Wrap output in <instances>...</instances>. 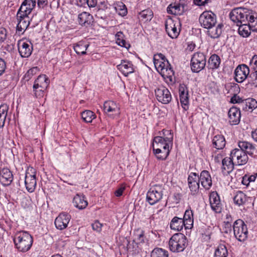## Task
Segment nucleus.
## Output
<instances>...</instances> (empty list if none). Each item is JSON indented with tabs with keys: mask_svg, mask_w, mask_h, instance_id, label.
Listing matches in <instances>:
<instances>
[{
	"mask_svg": "<svg viewBox=\"0 0 257 257\" xmlns=\"http://www.w3.org/2000/svg\"><path fill=\"white\" fill-rule=\"evenodd\" d=\"M229 18L237 26L252 20L254 22L255 27L257 24V13L246 8L238 7L233 9L229 13Z\"/></svg>",
	"mask_w": 257,
	"mask_h": 257,
	"instance_id": "nucleus-1",
	"label": "nucleus"
},
{
	"mask_svg": "<svg viewBox=\"0 0 257 257\" xmlns=\"http://www.w3.org/2000/svg\"><path fill=\"white\" fill-rule=\"evenodd\" d=\"M13 241L16 248L19 251L26 252L30 249L33 238L28 232L20 231L15 233Z\"/></svg>",
	"mask_w": 257,
	"mask_h": 257,
	"instance_id": "nucleus-2",
	"label": "nucleus"
},
{
	"mask_svg": "<svg viewBox=\"0 0 257 257\" xmlns=\"http://www.w3.org/2000/svg\"><path fill=\"white\" fill-rule=\"evenodd\" d=\"M153 61L156 70L163 77L171 78L174 75L170 64L162 54L154 55Z\"/></svg>",
	"mask_w": 257,
	"mask_h": 257,
	"instance_id": "nucleus-3",
	"label": "nucleus"
},
{
	"mask_svg": "<svg viewBox=\"0 0 257 257\" xmlns=\"http://www.w3.org/2000/svg\"><path fill=\"white\" fill-rule=\"evenodd\" d=\"M172 145V143L165 141L161 137H155L152 144L154 153L158 159L165 160L170 154V146Z\"/></svg>",
	"mask_w": 257,
	"mask_h": 257,
	"instance_id": "nucleus-4",
	"label": "nucleus"
},
{
	"mask_svg": "<svg viewBox=\"0 0 257 257\" xmlns=\"http://www.w3.org/2000/svg\"><path fill=\"white\" fill-rule=\"evenodd\" d=\"M187 246V238L181 233L174 234L170 239L169 246L171 251L174 252L182 251Z\"/></svg>",
	"mask_w": 257,
	"mask_h": 257,
	"instance_id": "nucleus-5",
	"label": "nucleus"
},
{
	"mask_svg": "<svg viewBox=\"0 0 257 257\" xmlns=\"http://www.w3.org/2000/svg\"><path fill=\"white\" fill-rule=\"evenodd\" d=\"M233 229L234 235L238 241H244L247 239L248 230L246 225L242 220H236L233 223Z\"/></svg>",
	"mask_w": 257,
	"mask_h": 257,
	"instance_id": "nucleus-6",
	"label": "nucleus"
},
{
	"mask_svg": "<svg viewBox=\"0 0 257 257\" xmlns=\"http://www.w3.org/2000/svg\"><path fill=\"white\" fill-rule=\"evenodd\" d=\"M164 188L162 185H155L152 187L147 194V200L151 205L159 202L163 196Z\"/></svg>",
	"mask_w": 257,
	"mask_h": 257,
	"instance_id": "nucleus-7",
	"label": "nucleus"
},
{
	"mask_svg": "<svg viewBox=\"0 0 257 257\" xmlns=\"http://www.w3.org/2000/svg\"><path fill=\"white\" fill-rule=\"evenodd\" d=\"M180 23L178 20H173L168 18L165 22V29L169 37L172 38H176L180 31Z\"/></svg>",
	"mask_w": 257,
	"mask_h": 257,
	"instance_id": "nucleus-8",
	"label": "nucleus"
},
{
	"mask_svg": "<svg viewBox=\"0 0 257 257\" xmlns=\"http://www.w3.org/2000/svg\"><path fill=\"white\" fill-rule=\"evenodd\" d=\"M205 65L206 57L203 53H194L191 60V68L192 71L199 72L205 67Z\"/></svg>",
	"mask_w": 257,
	"mask_h": 257,
	"instance_id": "nucleus-9",
	"label": "nucleus"
},
{
	"mask_svg": "<svg viewBox=\"0 0 257 257\" xmlns=\"http://www.w3.org/2000/svg\"><path fill=\"white\" fill-rule=\"evenodd\" d=\"M201 26L206 29L215 26L216 23V15L211 11L204 12L199 17Z\"/></svg>",
	"mask_w": 257,
	"mask_h": 257,
	"instance_id": "nucleus-10",
	"label": "nucleus"
},
{
	"mask_svg": "<svg viewBox=\"0 0 257 257\" xmlns=\"http://www.w3.org/2000/svg\"><path fill=\"white\" fill-rule=\"evenodd\" d=\"M18 24L17 26V32L19 35L24 33L30 24V19L29 15L18 12L17 14Z\"/></svg>",
	"mask_w": 257,
	"mask_h": 257,
	"instance_id": "nucleus-11",
	"label": "nucleus"
},
{
	"mask_svg": "<svg viewBox=\"0 0 257 257\" xmlns=\"http://www.w3.org/2000/svg\"><path fill=\"white\" fill-rule=\"evenodd\" d=\"M187 9L186 0H180L179 3L176 2L173 4H170L168 7L167 10L169 14L180 15L187 11Z\"/></svg>",
	"mask_w": 257,
	"mask_h": 257,
	"instance_id": "nucleus-12",
	"label": "nucleus"
},
{
	"mask_svg": "<svg viewBox=\"0 0 257 257\" xmlns=\"http://www.w3.org/2000/svg\"><path fill=\"white\" fill-rule=\"evenodd\" d=\"M156 98L164 104H167L170 102L172 96L169 90L164 86H160L155 90Z\"/></svg>",
	"mask_w": 257,
	"mask_h": 257,
	"instance_id": "nucleus-13",
	"label": "nucleus"
},
{
	"mask_svg": "<svg viewBox=\"0 0 257 257\" xmlns=\"http://www.w3.org/2000/svg\"><path fill=\"white\" fill-rule=\"evenodd\" d=\"M230 156L232 159L235 161V163L238 165L245 164L248 160L246 153L239 149H234L230 153Z\"/></svg>",
	"mask_w": 257,
	"mask_h": 257,
	"instance_id": "nucleus-14",
	"label": "nucleus"
},
{
	"mask_svg": "<svg viewBox=\"0 0 257 257\" xmlns=\"http://www.w3.org/2000/svg\"><path fill=\"white\" fill-rule=\"evenodd\" d=\"M249 73V68L245 64L238 65L235 70V79L238 83L242 82Z\"/></svg>",
	"mask_w": 257,
	"mask_h": 257,
	"instance_id": "nucleus-15",
	"label": "nucleus"
},
{
	"mask_svg": "<svg viewBox=\"0 0 257 257\" xmlns=\"http://www.w3.org/2000/svg\"><path fill=\"white\" fill-rule=\"evenodd\" d=\"M188 183L193 195L196 194L199 191V177L195 173H191L188 178Z\"/></svg>",
	"mask_w": 257,
	"mask_h": 257,
	"instance_id": "nucleus-16",
	"label": "nucleus"
},
{
	"mask_svg": "<svg viewBox=\"0 0 257 257\" xmlns=\"http://www.w3.org/2000/svg\"><path fill=\"white\" fill-rule=\"evenodd\" d=\"M71 216L67 213H60L58 216L56 217L55 220V224L57 229L62 230L67 227L69 223Z\"/></svg>",
	"mask_w": 257,
	"mask_h": 257,
	"instance_id": "nucleus-17",
	"label": "nucleus"
},
{
	"mask_svg": "<svg viewBox=\"0 0 257 257\" xmlns=\"http://www.w3.org/2000/svg\"><path fill=\"white\" fill-rule=\"evenodd\" d=\"M179 91L180 94V100L181 106L184 111L188 109V93L186 86L184 84H181L179 86Z\"/></svg>",
	"mask_w": 257,
	"mask_h": 257,
	"instance_id": "nucleus-18",
	"label": "nucleus"
},
{
	"mask_svg": "<svg viewBox=\"0 0 257 257\" xmlns=\"http://www.w3.org/2000/svg\"><path fill=\"white\" fill-rule=\"evenodd\" d=\"M211 209L216 213H220L222 210V204L220 197L216 192H212L209 198Z\"/></svg>",
	"mask_w": 257,
	"mask_h": 257,
	"instance_id": "nucleus-19",
	"label": "nucleus"
},
{
	"mask_svg": "<svg viewBox=\"0 0 257 257\" xmlns=\"http://www.w3.org/2000/svg\"><path fill=\"white\" fill-rule=\"evenodd\" d=\"M13 180V175L8 168L0 169V182L4 186L10 185Z\"/></svg>",
	"mask_w": 257,
	"mask_h": 257,
	"instance_id": "nucleus-20",
	"label": "nucleus"
},
{
	"mask_svg": "<svg viewBox=\"0 0 257 257\" xmlns=\"http://www.w3.org/2000/svg\"><path fill=\"white\" fill-rule=\"evenodd\" d=\"M18 47L19 52L22 57L27 58L32 54L33 47L30 44L21 41L19 42Z\"/></svg>",
	"mask_w": 257,
	"mask_h": 257,
	"instance_id": "nucleus-21",
	"label": "nucleus"
},
{
	"mask_svg": "<svg viewBox=\"0 0 257 257\" xmlns=\"http://www.w3.org/2000/svg\"><path fill=\"white\" fill-rule=\"evenodd\" d=\"M36 6L35 0H25L22 3L18 12L29 15Z\"/></svg>",
	"mask_w": 257,
	"mask_h": 257,
	"instance_id": "nucleus-22",
	"label": "nucleus"
},
{
	"mask_svg": "<svg viewBox=\"0 0 257 257\" xmlns=\"http://www.w3.org/2000/svg\"><path fill=\"white\" fill-rule=\"evenodd\" d=\"M199 180L202 186L206 189H209L212 186L211 178L207 171H202Z\"/></svg>",
	"mask_w": 257,
	"mask_h": 257,
	"instance_id": "nucleus-23",
	"label": "nucleus"
},
{
	"mask_svg": "<svg viewBox=\"0 0 257 257\" xmlns=\"http://www.w3.org/2000/svg\"><path fill=\"white\" fill-rule=\"evenodd\" d=\"M238 147L239 149L242 151L246 153V155L248 154L249 156H253L254 153L256 152V149L254 146L248 142L240 141L238 142Z\"/></svg>",
	"mask_w": 257,
	"mask_h": 257,
	"instance_id": "nucleus-24",
	"label": "nucleus"
},
{
	"mask_svg": "<svg viewBox=\"0 0 257 257\" xmlns=\"http://www.w3.org/2000/svg\"><path fill=\"white\" fill-rule=\"evenodd\" d=\"M117 69L125 76L134 72L133 64L130 62L123 60L117 66Z\"/></svg>",
	"mask_w": 257,
	"mask_h": 257,
	"instance_id": "nucleus-25",
	"label": "nucleus"
},
{
	"mask_svg": "<svg viewBox=\"0 0 257 257\" xmlns=\"http://www.w3.org/2000/svg\"><path fill=\"white\" fill-rule=\"evenodd\" d=\"M49 84V81L46 75H41L35 81L33 88H35L36 86H37L41 87V89H47Z\"/></svg>",
	"mask_w": 257,
	"mask_h": 257,
	"instance_id": "nucleus-26",
	"label": "nucleus"
},
{
	"mask_svg": "<svg viewBox=\"0 0 257 257\" xmlns=\"http://www.w3.org/2000/svg\"><path fill=\"white\" fill-rule=\"evenodd\" d=\"M78 22L81 26H87L92 22L93 17L87 12H82L78 15Z\"/></svg>",
	"mask_w": 257,
	"mask_h": 257,
	"instance_id": "nucleus-27",
	"label": "nucleus"
},
{
	"mask_svg": "<svg viewBox=\"0 0 257 257\" xmlns=\"http://www.w3.org/2000/svg\"><path fill=\"white\" fill-rule=\"evenodd\" d=\"M234 160L232 159V157H225L222 160V171H225L227 173L231 172L233 168L234 163Z\"/></svg>",
	"mask_w": 257,
	"mask_h": 257,
	"instance_id": "nucleus-28",
	"label": "nucleus"
},
{
	"mask_svg": "<svg viewBox=\"0 0 257 257\" xmlns=\"http://www.w3.org/2000/svg\"><path fill=\"white\" fill-rule=\"evenodd\" d=\"M184 225V220H183L182 218L177 216L174 217L170 222L171 229L177 231L181 230Z\"/></svg>",
	"mask_w": 257,
	"mask_h": 257,
	"instance_id": "nucleus-29",
	"label": "nucleus"
},
{
	"mask_svg": "<svg viewBox=\"0 0 257 257\" xmlns=\"http://www.w3.org/2000/svg\"><path fill=\"white\" fill-rule=\"evenodd\" d=\"M73 203L76 207L79 209H84L88 205L87 201L85 199L84 197L80 196L78 194L74 196Z\"/></svg>",
	"mask_w": 257,
	"mask_h": 257,
	"instance_id": "nucleus-30",
	"label": "nucleus"
},
{
	"mask_svg": "<svg viewBox=\"0 0 257 257\" xmlns=\"http://www.w3.org/2000/svg\"><path fill=\"white\" fill-rule=\"evenodd\" d=\"M88 46L89 45L87 43L83 41H80L74 45L73 48L77 54L83 55L86 54V51Z\"/></svg>",
	"mask_w": 257,
	"mask_h": 257,
	"instance_id": "nucleus-31",
	"label": "nucleus"
},
{
	"mask_svg": "<svg viewBox=\"0 0 257 257\" xmlns=\"http://www.w3.org/2000/svg\"><path fill=\"white\" fill-rule=\"evenodd\" d=\"M213 145L217 149H222L225 146V140L222 135H216L213 139Z\"/></svg>",
	"mask_w": 257,
	"mask_h": 257,
	"instance_id": "nucleus-32",
	"label": "nucleus"
},
{
	"mask_svg": "<svg viewBox=\"0 0 257 257\" xmlns=\"http://www.w3.org/2000/svg\"><path fill=\"white\" fill-rule=\"evenodd\" d=\"M208 35L212 38H218L222 33V25H218L216 27L212 26V27L207 28Z\"/></svg>",
	"mask_w": 257,
	"mask_h": 257,
	"instance_id": "nucleus-33",
	"label": "nucleus"
},
{
	"mask_svg": "<svg viewBox=\"0 0 257 257\" xmlns=\"http://www.w3.org/2000/svg\"><path fill=\"white\" fill-rule=\"evenodd\" d=\"M25 183L27 190L29 192H33L36 186V177H25Z\"/></svg>",
	"mask_w": 257,
	"mask_h": 257,
	"instance_id": "nucleus-34",
	"label": "nucleus"
},
{
	"mask_svg": "<svg viewBox=\"0 0 257 257\" xmlns=\"http://www.w3.org/2000/svg\"><path fill=\"white\" fill-rule=\"evenodd\" d=\"M220 64V57L216 55H212L208 60V67L210 69L217 68Z\"/></svg>",
	"mask_w": 257,
	"mask_h": 257,
	"instance_id": "nucleus-35",
	"label": "nucleus"
},
{
	"mask_svg": "<svg viewBox=\"0 0 257 257\" xmlns=\"http://www.w3.org/2000/svg\"><path fill=\"white\" fill-rule=\"evenodd\" d=\"M104 111H117L119 108L117 104L113 101H106L103 104Z\"/></svg>",
	"mask_w": 257,
	"mask_h": 257,
	"instance_id": "nucleus-36",
	"label": "nucleus"
},
{
	"mask_svg": "<svg viewBox=\"0 0 257 257\" xmlns=\"http://www.w3.org/2000/svg\"><path fill=\"white\" fill-rule=\"evenodd\" d=\"M145 236L144 231L140 229L135 230L134 233V241L137 244H140L145 242Z\"/></svg>",
	"mask_w": 257,
	"mask_h": 257,
	"instance_id": "nucleus-37",
	"label": "nucleus"
},
{
	"mask_svg": "<svg viewBox=\"0 0 257 257\" xmlns=\"http://www.w3.org/2000/svg\"><path fill=\"white\" fill-rule=\"evenodd\" d=\"M247 198L245 194L241 191H238L237 192L236 195L233 198L234 202L239 206L244 204L247 201Z\"/></svg>",
	"mask_w": 257,
	"mask_h": 257,
	"instance_id": "nucleus-38",
	"label": "nucleus"
},
{
	"mask_svg": "<svg viewBox=\"0 0 257 257\" xmlns=\"http://www.w3.org/2000/svg\"><path fill=\"white\" fill-rule=\"evenodd\" d=\"M160 136L156 137H161L165 141L173 144V135L171 130H163L162 132H159Z\"/></svg>",
	"mask_w": 257,
	"mask_h": 257,
	"instance_id": "nucleus-39",
	"label": "nucleus"
},
{
	"mask_svg": "<svg viewBox=\"0 0 257 257\" xmlns=\"http://www.w3.org/2000/svg\"><path fill=\"white\" fill-rule=\"evenodd\" d=\"M228 251L226 247L224 244H220L215 249V257H227Z\"/></svg>",
	"mask_w": 257,
	"mask_h": 257,
	"instance_id": "nucleus-40",
	"label": "nucleus"
},
{
	"mask_svg": "<svg viewBox=\"0 0 257 257\" xmlns=\"http://www.w3.org/2000/svg\"><path fill=\"white\" fill-rule=\"evenodd\" d=\"M225 88L227 93L231 94L236 93L239 91L238 85L234 83H226L225 85Z\"/></svg>",
	"mask_w": 257,
	"mask_h": 257,
	"instance_id": "nucleus-41",
	"label": "nucleus"
},
{
	"mask_svg": "<svg viewBox=\"0 0 257 257\" xmlns=\"http://www.w3.org/2000/svg\"><path fill=\"white\" fill-rule=\"evenodd\" d=\"M151 257H168V251L160 248H156L151 252Z\"/></svg>",
	"mask_w": 257,
	"mask_h": 257,
	"instance_id": "nucleus-42",
	"label": "nucleus"
},
{
	"mask_svg": "<svg viewBox=\"0 0 257 257\" xmlns=\"http://www.w3.org/2000/svg\"><path fill=\"white\" fill-rule=\"evenodd\" d=\"M229 122L231 125H236L240 121L241 113H228Z\"/></svg>",
	"mask_w": 257,
	"mask_h": 257,
	"instance_id": "nucleus-43",
	"label": "nucleus"
},
{
	"mask_svg": "<svg viewBox=\"0 0 257 257\" xmlns=\"http://www.w3.org/2000/svg\"><path fill=\"white\" fill-rule=\"evenodd\" d=\"M245 109L246 111H252L257 108V101L253 98H248L245 100Z\"/></svg>",
	"mask_w": 257,
	"mask_h": 257,
	"instance_id": "nucleus-44",
	"label": "nucleus"
},
{
	"mask_svg": "<svg viewBox=\"0 0 257 257\" xmlns=\"http://www.w3.org/2000/svg\"><path fill=\"white\" fill-rule=\"evenodd\" d=\"M140 17L142 19V20H144L146 21H150L153 16V13L152 10L150 9L145 10L142 11L140 13Z\"/></svg>",
	"mask_w": 257,
	"mask_h": 257,
	"instance_id": "nucleus-45",
	"label": "nucleus"
},
{
	"mask_svg": "<svg viewBox=\"0 0 257 257\" xmlns=\"http://www.w3.org/2000/svg\"><path fill=\"white\" fill-rule=\"evenodd\" d=\"M123 33L121 32H118L115 35L116 43L120 46L127 48L126 41L123 39Z\"/></svg>",
	"mask_w": 257,
	"mask_h": 257,
	"instance_id": "nucleus-46",
	"label": "nucleus"
},
{
	"mask_svg": "<svg viewBox=\"0 0 257 257\" xmlns=\"http://www.w3.org/2000/svg\"><path fill=\"white\" fill-rule=\"evenodd\" d=\"M81 117L86 122H91L96 117L95 113H81Z\"/></svg>",
	"mask_w": 257,
	"mask_h": 257,
	"instance_id": "nucleus-47",
	"label": "nucleus"
},
{
	"mask_svg": "<svg viewBox=\"0 0 257 257\" xmlns=\"http://www.w3.org/2000/svg\"><path fill=\"white\" fill-rule=\"evenodd\" d=\"M46 90V89H41L40 87L36 86L35 88H33V92L36 97L41 98L44 96Z\"/></svg>",
	"mask_w": 257,
	"mask_h": 257,
	"instance_id": "nucleus-48",
	"label": "nucleus"
},
{
	"mask_svg": "<svg viewBox=\"0 0 257 257\" xmlns=\"http://www.w3.org/2000/svg\"><path fill=\"white\" fill-rule=\"evenodd\" d=\"M38 71V69L37 67H33L31 69H30L25 75V78H27V80L30 79L32 76L36 74Z\"/></svg>",
	"mask_w": 257,
	"mask_h": 257,
	"instance_id": "nucleus-49",
	"label": "nucleus"
},
{
	"mask_svg": "<svg viewBox=\"0 0 257 257\" xmlns=\"http://www.w3.org/2000/svg\"><path fill=\"white\" fill-rule=\"evenodd\" d=\"M36 171L35 169L32 167H29L28 168L26 172L25 177H36Z\"/></svg>",
	"mask_w": 257,
	"mask_h": 257,
	"instance_id": "nucleus-50",
	"label": "nucleus"
},
{
	"mask_svg": "<svg viewBox=\"0 0 257 257\" xmlns=\"http://www.w3.org/2000/svg\"><path fill=\"white\" fill-rule=\"evenodd\" d=\"M92 229L97 232H100L101 230L102 224L100 223L98 220H96L91 224Z\"/></svg>",
	"mask_w": 257,
	"mask_h": 257,
	"instance_id": "nucleus-51",
	"label": "nucleus"
},
{
	"mask_svg": "<svg viewBox=\"0 0 257 257\" xmlns=\"http://www.w3.org/2000/svg\"><path fill=\"white\" fill-rule=\"evenodd\" d=\"M7 32L5 28H0V42H4L7 39Z\"/></svg>",
	"mask_w": 257,
	"mask_h": 257,
	"instance_id": "nucleus-52",
	"label": "nucleus"
},
{
	"mask_svg": "<svg viewBox=\"0 0 257 257\" xmlns=\"http://www.w3.org/2000/svg\"><path fill=\"white\" fill-rule=\"evenodd\" d=\"M183 220H186L189 219H193V212L191 210H186L183 218H182Z\"/></svg>",
	"mask_w": 257,
	"mask_h": 257,
	"instance_id": "nucleus-53",
	"label": "nucleus"
},
{
	"mask_svg": "<svg viewBox=\"0 0 257 257\" xmlns=\"http://www.w3.org/2000/svg\"><path fill=\"white\" fill-rule=\"evenodd\" d=\"M125 189V187L121 185L114 192V194L117 197H120L122 195V193Z\"/></svg>",
	"mask_w": 257,
	"mask_h": 257,
	"instance_id": "nucleus-54",
	"label": "nucleus"
},
{
	"mask_svg": "<svg viewBox=\"0 0 257 257\" xmlns=\"http://www.w3.org/2000/svg\"><path fill=\"white\" fill-rule=\"evenodd\" d=\"M6 68V62L3 59L0 58V76L2 75L5 71Z\"/></svg>",
	"mask_w": 257,
	"mask_h": 257,
	"instance_id": "nucleus-55",
	"label": "nucleus"
},
{
	"mask_svg": "<svg viewBox=\"0 0 257 257\" xmlns=\"http://www.w3.org/2000/svg\"><path fill=\"white\" fill-rule=\"evenodd\" d=\"M233 96L230 99V102L232 103H240L241 102L242 99L238 96L237 95L236 93H233Z\"/></svg>",
	"mask_w": 257,
	"mask_h": 257,
	"instance_id": "nucleus-56",
	"label": "nucleus"
},
{
	"mask_svg": "<svg viewBox=\"0 0 257 257\" xmlns=\"http://www.w3.org/2000/svg\"><path fill=\"white\" fill-rule=\"evenodd\" d=\"M210 0H194V3L199 6H204L207 4Z\"/></svg>",
	"mask_w": 257,
	"mask_h": 257,
	"instance_id": "nucleus-57",
	"label": "nucleus"
},
{
	"mask_svg": "<svg viewBox=\"0 0 257 257\" xmlns=\"http://www.w3.org/2000/svg\"><path fill=\"white\" fill-rule=\"evenodd\" d=\"M7 114L8 113H0V127L4 125Z\"/></svg>",
	"mask_w": 257,
	"mask_h": 257,
	"instance_id": "nucleus-58",
	"label": "nucleus"
},
{
	"mask_svg": "<svg viewBox=\"0 0 257 257\" xmlns=\"http://www.w3.org/2000/svg\"><path fill=\"white\" fill-rule=\"evenodd\" d=\"M227 219H228V220L227 221L224 222V223L225 224V228L226 229L224 231V232L226 233L228 232V230H231V222L229 219V218L228 217H227Z\"/></svg>",
	"mask_w": 257,
	"mask_h": 257,
	"instance_id": "nucleus-59",
	"label": "nucleus"
},
{
	"mask_svg": "<svg viewBox=\"0 0 257 257\" xmlns=\"http://www.w3.org/2000/svg\"><path fill=\"white\" fill-rule=\"evenodd\" d=\"M193 219H189L184 220L185 225L184 226L186 229L189 228L193 225Z\"/></svg>",
	"mask_w": 257,
	"mask_h": 257,
	"instance_id": "nucleus-60",
	"label": "nucleus"
},
{
	"mask_svg": "<svg viewBox=\"0 0 257 257\" xmlns=\"http://www.w3.org/2000/svg\"><path fill=\"white\" fill-rule=\"evenodd\" d=\"M87 3L89 7L94 8L97 5V0H87Z\"/></svg>",
	"mask_w": 257,
	"mask_h": 257,
	"instance_id": "nucleus-61",
	"label": "nucleus"
},
{
	"mask_svg": "<svg viewBox=\"0 0 257 257\" xmlns=\"http://www.w3.org/2000/svg\"><path fill=\"white\" fill-rule=\"evenodd\" d=\"M223 155L221 154H218L214 157V161L216 163H219L223 159Z\"/></svg>",
	"mask_w": 257,
	"mask_h": 257,
	"instance_id": "nucleus-62",
	"label": "nucleus"
},
{
	"mask_svg": "<svg viewBox=\"0 0 257 257\" xmlns=\"http://www.w3.org/2000/svg\"><path fill=\"white\" fill-rule=\"evenodd\" d=\"M249 183H250V182H249V179H248V175H244L242 177V183L243 185H246V186H247L249 185Z\"/></svg>",
	"mask_w": 257,
	"mask_h": 257,
	"instance_id": "nucleus-63",
	"label": "nucleus"
},
{
	"mask_svg": "<svg viewBox=\"0 0 257 257\" xmlns=\"http://www.w3.org/2000/svg\"><path fill=\"white\" fill-rule=\"evenodd\" d=\"M8 109L9 107L6 104H2L0 106V112H8Z\"/></svg>",
	"mask_w": 257,
	"mask_h": 257,
	"instance_id": "nucleus-64",
	"label": "nucleus"
}]
</instances>
